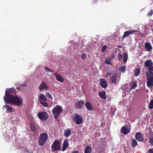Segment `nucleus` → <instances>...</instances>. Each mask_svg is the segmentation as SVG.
<instances>
[{"label": "nucleus", "mask_w": 153, "mask_h": 153, "mask_svg": "<svg viewBox=\"0 0 153 153\" xmlns=\"http://www.w3.org/2000/svg\"><path fill=\"white\" fill-rule=\"evenodd\" d=\"M135 34V35H137V36H138V34H137V33H135V34Z\"/></svg>", "instance_id": "8fccbe9b"}, {"label": "nucleus", "mask_w": 153, "mask_h": 153, "mask_svg": "<svg viewBox=\"0 0 153 153\" xmlns=\"http://www.w3.org/2000/svg\"><path fill=\"white\" fill-rule=\"evenodd\" d=\"M137 87V83L136 82H133L131 86V88H133Z\"/></svg>", "instance_id": "2f4dec72"}, {"label": "nucleus", "mask_w": 153, "mask_h": 153, "mask_svg": "<svg viewBox=\"0 0 153 153\" xmlns=\"http://www.w3.org/2000/svg\"><path fill=\"white\" fill-rule=\"evenodd\" d=\"M46 97L50 99H53V97L48 92H46L45 93Z\"/></svg>", "instance_id": "cd10ccee"}, {"label": "nucleus", "mask_w": 153, "mask_h": 153, "mask_svg": "<svg viewBox=\"0 0 153 153\" xmlns=\"http://www.w3.org/2000/svg\"><path fill=\"white\" fill-rule=\"evenodd\" d=\"M149 108L150 109H152L153 108V100H152L149 105Z\"/></svg>", "instance_id": "c85d7f7f"}, {"label": "nucleus", "mask_w": 153, "mask_h": 153, "mask_svg": "<svg viewBox=\"0 0 153 153\" xmlns=\"http://www.w3.org/2000/svg\"><path fill=\"white\" fill-rule=\"evenodd\" d=\"M85 105L86 108L89 110H91L92 108L91 104L88 102H87L85 103Z\"/></svg>", "instance_id": "412c9836"}, {"label": "nucleus", "mask_w": 153, "mask_h": 153, "mask_svg": "<svg viewBox=\"0 0 153 153\" xmlns=\"http://www.w3.org/2000/svg\"><path fill=\"white\" fill-rule=\"evenodd\" d=\"M86 57V56L85 54H82L81 57V58L82 59H84Z\"/></svg>", "instance_id": "ea45409f"}, {"label": "nucleus", "mask_w": 153, "mask_h": 153, "mask_svg": "<svg viewBox=\"0 0 153 153\" xmlns=\"http://www.w3.org/2000/svg\"><path fill=\"white\" fill-rule=\"evenodd\" d=\"M84 102L82 100H78L75 103V107L77 109H81L83 106Z\"/></svg>", "instance_id": "f8f14e48"}, {"label": "nucleus", "mask_w": 153, "mask_h": 153, "mask_svg": "<svg viewBox=\"0 0 153 153\" xmlns=\"http://www.w3.org/2000/svg\"><path fill=\"white\" fill-rule=\"evenodd\" d=\"M125 68H126V66H122L120 68L119 70H120L121 72H124L125 71Z\"/></svg>", "instance_id": "f704fd0d"}, {"label": "nucleus", "mask_w": 153, "mask_h": 153, "mask_svg": "<svg viewBox=\"0 0 153 153\" xmlns=\"http://www.w3.org/2000/svg\"><path fill=\"white\" fill-rule=\"evenodd\" d=\"M153 14V10L151 9V10L149 11L147 14V16L150 17Z\"/></svg>", "instance_id": "7c9ffc66"}, {"label": "nucleus", "mask_w": 153, "mask_h": 153, "mask_svg": "<svg viewBox=\"0 0 153 153\" xmlns=\"http://www.w3.org/2000/svg\"><path fill=\"white\" fill-rule=\"evenodd\" d=\"M111 74L108 73L107 74V76H111Z\"/></svg>", "instance_id": "49530a36"}, {"label": "nucleus", "mask_w": 153, "mask_h": 153, "mask_svg": "<svg viewBox=\"0 0 153 153\" xmlns=\"http://www.w3.org/2000/svg\"><path fill=\"white\" fill-rule=\"evenodd\" d=\"M62 111V108L61 106L57 105L54 108L52 111V113L54 114V118L56 119L58 118L59 116Z\"/></svg>", "instance_id": "7ed1b4c3"}, {"label": "nucleus", "mask_w": 153, "mask_h": 153, "mask_svg": "<svg viewBox=\"0 0 153 153\" xmlns=\"http://www.w3.org/2000/svg\"><path fill=\"white\" fill-rule=\"evenodd\" d=\"M111 59H112L115 56V55L113 53H112L111 54Z\"/></svg>", "instance_id": "79ce46f5"}, {"label": "nucleus", "mask_w": 153, "mask_h": 153, "mask_svg": "<svg viewBox=\"0 0 153 153\" xmlns=\"http://www.w3.org/2000/svg\"><path fill=\"white\" fill-rule=\"evenodd\" d=\"M74 119L76 121V124L77 125H79L82 122V117L78 113L76 114L74 117Z\"/></svg>", "instance_id": "1a4fd4ad"}, {"label": "nucleus", "mask_w": 153, "mask_h": 153, "mask_svg": "<svg viewBox=\"0 0 153 153\" xmlns=\"http://www.w3.org/2000/svg\"><path fill=\"white\" fill-rule=\"evenodd\" d=\"M123 62H124L126 63L127 62L128 58V54L126 53H124L123 54Z\"/></svg>", "instance_id": "bb28decb"}, {"label": "nucleus", "mask_w": 153, "mask_h": 153, "mask_svg": "<svg viewBox=\"0 0 153 153\" xmlns=\"http://www.w3.org/2000/svg\"><path fill=\"white\" fill-rule=\"evenodd\" d=\"M97 0H96V1H97Z\"/></svg>", "instance_id": "3c124183"}, {"label": "nucleus", "mask_w": 153, "mask_h": 153, "mask_svg": "<svg viewBox=\"0 0 153 153\" xmlns=\"http://www.w3.org/2000/svg\"><path fill=\"white\" fill-rule=\"evenodd\" d=\"M39 103L44 107H48V104L46 102H43L42 101H40L39 102Z\"/></svg>", "instance_id": "c756f323"}, {"label": "nucleus", "mask_w": 153, "mask_h": 153, "mask_svg": "<svg viewBox=\"0 0 153 153\" xmlns=\"http://www.w3.org/2000/svg\"><path fill=\"white\" fill-rule=\"evenodd\" d=\"M72 153H79L78 151L77 150L73 152Z\"/></svg>", "instance_id": "a18cd8bd"}, {"label": "nucleus", "mask_w": 153, "mask_h": 153, "mask_svg": "<svg viewBox=\"0 0 153 153\" xmlns=\"http://www.w3.org/2000/svg\"><path fill=\"white\" fill-rule=\"evenodd\" d=\"M71 130L69 129H68L67 130H65L64 133V136L66 137H69L71 134Z\"/></svg>", "instance_id": "4be33fe9"}, {"label": "nucleus", "mask_w": 153, "mask_h": 153, "mask_svg": "<svg viewBox=\"0 0 153 153\" xmlns=\"http://www.w3.org/2000/svg\"><path fill=\"white\" fill-rule=\"evenodd\" d=\"M26 153H33L32 151H26Z\"/></svg>", "instance_id": "37998d69"}, {"label": "nucleus", "mask_w": 153, "mask_h": 153, "mask_svg": "<svg viewBox=\"0 0 153 153\" xmlns=\"http://www.w3.org/2000/svg\"><path fill=\"white\" fill-rule=\"evenodd\" d=\"M138 32L137 30H130L125 32L124 34L122 36V38H124L125 37L129 36L130 34H133L134 33Z\"/></svg>", "instance_id": "9b49d317"}, {"label": "nucleus", "mask_w": 153, "mask_h": 153, "mask_svg": "<svg viewBox=\"0 0 153 153\" xmlns=\"http://www.w3.org/2000/svg\"><path fill=\"white\" fill-rule=\"evenodd\" d=\"M131 144L133 148H135L137 145V143L136 140L134 139L131 141Z\"/></svg>", "instance_id": "b1692460"}, {"label": "nucleus", "mask_w": 153, "mask_h": 153, "mask_svg": "<svg viewBox=\"0 0 153 153\" xmlns=\"http://www.w3.org/2000/svg\"><path fill=\"white\" fill-rule=\"evenodd\" d=\"M16 88L18 90H19V87H17V88Z\"/></svg>", "instance_id": "de8ad7c7"}, {"label": "nucleus", "mask_w": 153, "mask_h": 153, "mask_svg": "<svg viewBox=\"0 0 153 153\" xmlns=\"http://www.w3.org/2000/svg\"><path fill=\"white\" fill-rule=\"evenodd\" d=\"M30 127L31 128V130L32 131H36V129L35 127L34 126H33V125H30Z\"/></svg>", "instance_id": "e433bc0d"}, {"label": "nucleus", "mask_w": 153, "mask_h": 153, "mask_svg": "<svg viewBox=\"0 0 153 153\" xmlns=\"http://www.w3.org/2000/svg\"><path fill=\"white\" fill-rule=\"evenodd\" d=\"M117 74L116 73H114L111 78V82L114 84H116V80L117 79Z\"/></svg>", "instance_id": "f3484780"}, {"label": "nucleus", "mask_w": 153, "mask_h": 153, "mask_svg": "<svg viewBox=\"0 0 153 153\" xmlns=\"http://www.w3.org/2000/svg\"><path fill=\"white\" fill-rule=\"evenodd\" d=\"M145 48L147 51H151L152 50V48L150 43L147 42L145 43Z\"/></svg>", "instance_id": "dca6fc26"}, {"label": "nucleus", "mask_w": 153, "mask_h": 153, "mask_svg": "<svg viewBox=\"0 0 153 153\" xmlns=\"http://www.w3.org/2000/svg\"><path fill=\"white\" fill-rule=\"evenodd\" d=\"M146 76L147 78V86L152 88L153 86V73L148 74V75Z\"/></svg>", "instance_id": "423d86ee"}, {"label": "nucleus", "mask_w": 153, "mask_h": 153, "mask_svg": "<svg viewBox=\"0 0 153 153\" xmlns=\"http://www.w3.org/2000/svg\"><path fill=\"white\" fill-rule=\"evenodd\" d=\"M148 153H153V150L152 149H149L148 151Z\"/></svg>", "instance_id": "a19ab883"}, {"label": "nucleus", "mask_w": 153, "mask_h": 153, "mask_svg": "<svg viewBox=\"0 0 153 153\" xmlns=\"http://www.w3.org/2000/svg\"><path fill=\"white\" fill-rule=\"evenodd\" d=\"M149 143L152 145L153 146V137L149 138Z\"/></svg>", "instance_id": "c9c22d12"}, {"label": "nucleus", "mask_w": 153, "mask_h": 153, "mask_svg": "<svg viewBox=\"0 0 153 153\" xmlns=\"http://www.w3.org/2000/svg\"><path fill=\"white\" fill-rule=\"evenodd\" d=\"M45 70L46 71L48 72H52L53 74H54L52 70L46 67H45Z\"/></svg>", "instance_id": "72a5a7b5"}, {"label": "nucleus", "mask_w": 153, "mask_h": 153, "mask_svg": "<svg viewBox=\"0 0 153 153\" xmlns=\"http://www.w3.org/2000/svg\"><path fill=\"white\" fill-rule=\"evenodd\" d=\"M135 138L136 140L140 142L142 141L144 139L143 135L140 132H137L136 133Z\"/></svg>", "instance_id": "9d476101"}, {"label": "nucleus", "mask_w": 153, "mask_h": 153, "mask_svg": "<svg viewBox=\"0 0 153 153\" xmlns=\"http://www.w3.org/2000/svg\"><path fill=\"white\" fill-rule=\"evenodd\" d=\"M38 88L40 91H41L44 89L48 90V89L49 87L47 85L46 82L43 81L40 84Z\"/></svg>", "instance_id": "6e6552de"}, {"label": "nucleus", "mask_w": 153, "mask_h": 153, "mask_svg": "<svg viewBox=\"0 0 153 153\" xmlns=\"http://www.w3.org/2000/svg\"><path fill=\"white\" fill-rule=\"evenodd\" d=\"M118 47L120 48H122V47L120 45H119L118 46Z\"/></svg>", "instance_id": "09e8293b"}, {"label": "nucleus", "mask_w": 153, "mask_h": 153, "mask_svg": "<svg viewBox=\"0 0 153 153\" xmlns=\"http://www.w3.org/2000/svg\"><path fill=\"white\" fill-rule=\"evenodd\" d=\"M100 84L101 87L105 88H106L108 85L106 80L103 78L100 79Z\"/></svg>", "instance_id": "ddd939ff"}, {"label": "nucleus", "mask_w": 153, "mask_h": 153, "mask_svg": "<svg viewBox=\"0 0 153 153\" xmlns=\"http://www.w3.org/2000/svg\"><path fill=\"white\" fill-rule=\"evenodd\" d=\"M4 107L6 109L7 111H8L11 112L14 111V109L12 107H10L8 105H4Z\"/></svg>", "instance_id": "aec40b11"}, {"label": "nucleus", "mask_w": 153, "mask_h": 153, "mask_svg": "<svg viewBox=\"0 0 153 153\" xmlns=\"http://www.w3.org/2000/svg\"><path fill=\"white\" fill-rule=\"evenodd\" d=\"M123 58V56L120 53H118V59L119 60H122Z\"/></svg>", "instance_id": "58836bf2"}, {"label": "nucleus", "mask_w": 153, "mask_h": 153, "mask_svg": "<svg viewBox=\"0 0 153 153\" xmlns=\"http://www.w3.org/2000/svg\"><path fill=\"white\" fill-rule=\"evenodd\" d=\"M107 46L106 45H104V46L102 48V52H104L106 49L107 48Z\"/></svg>", "instance_id": "4c0bfd02"}, {"label": "nucleus", "mask_w": 153, "mask_h": 153, "mask_svg": "<svg viewBox=\"0 0 153 153\" xmlns=\"http://www.w3.org/2000/svg\"><path fill=\"white\" fill-rule=\"evenodd\" d=\"M99 96L102 99L105 100L106 99V94L105 91H103L101 92H99Z\"/></svg>", "instance_id": "a211bd4d"}, {"label": "nucleus", "mask_w": 153, "mask_h": 153, "mask_svg": "<svg viewBox=\"0 0 153 153\" xmlns=\"http://www.w3.org/2000/svg\"><path fill=\"white\" fill-rule=\"evenodd\" d=\"M53 75L56 76V79L57 81L62 82L64 81V79L60 75L58 74L57 73H56L55 74H53Z\"/></svg>", "instance_id": "6ab92c4d"}, {"label": "nucleus", "mask_w": 153, "mask_h": 153, "mask_svg": "<svg viewBox=\"0 0 153 153\" xmlns=\"http://www.w3.org/2000/svg\"><path fill=\"white\" fill-rule=\"evenodd\" d=\"M121 132L124 135L127 134L130 131V129L124 126L121 128Z\"/></svg>", "instance_id": "4468645a"}, {"label": "nucleus", "mask_w": 153, "mask_h": 153, "mask_svg": "<svg viewBox=\"0 0 153 153\" xmlns=\"http://www.w3.org/2000/svg\"><path fill=\"white\" fill-rule=\"evenodd\" d=\"M16 91L15 89L13 88L6 90L4 100L5 102L7 101L9 104L20 106L23 103L22 98L18 97L17 95L13 96L11 94H12L15 93Z\"/></svg>", "instance_id": "f257e3e1"}, {"label": "nucleus", "mask_w": 153, "mask_h": 153, "mask_svg": "<svg viewBox=\"0 0 153 153\" xmlns=\"http://www.w3.org/2000/svg\"><path fill=\"white\" fill-rule=\"evenodd\" d=\"M69 145L68 140L67 139H65L63 143L62 151L63 152L65 151Z\"/></svg>", "instance_id": "2eb2a0df"}, {"label": "nucleus", "mask_w": 153, "mask_h": 153, "mask_svg": "<svg viewBox=\"0 0 153 153\" xmlns=\"http://www.w3.org/2000/svg\"><path fill=\"white\" fill-rule=\"evenodd\" d=\"M144 65L148 68L149 71H146V75L147 76L148 74L153 73V62L152 60L148 59L145 61Z\"/></svg>", "instance_id": "f03ea898"}, {"label": "nucleus", "mask_w": 153, "mask_h": 153, "mask_svg": "<svg viewBox=\"0 0 153 153\" xmlns=\"http://www.w3.org/2000/svg\"><path fill=\"white\" fill-rule=\"evenodd\" d=\"M48 138V134L46 133H44L40 134L38 140V143L40 146H43L47 141Z\"/></svg>", "instance_id": "20e7f679"}, {"label": "nucleus", "mask_w": 153, "mask_h": 153, "mask_svg": "<svg viewBox=\"0 0 153 153\" xmlns=\"http://www.w3.org/2000/svg\"><path fill=\"white\" fill-rule=\"evenodd\" d=\"M51 149L53 152L55 151H59L61 150V146L60 145V141L58 140H55L51 146Z\"/></svg>", "instance_id": "39448f33"}, {"label": "nucleus", "mask_w": 153, "mask_h": 153, "mask_svg": "<svg viewBox=\"0 0 153 153\" xmlns=\"http://www.w3.org/2000/svg\"><path fill=\"white\" fill-rule=\"evenodd\" d=\"M26 86H27V84L25 83L24 84H23L21 85V86L22 87H25Z\"/></svg>", "instance_id": "c03bdc74"}, {"label": "nucleus", "mask_w": 153, "mask_h": 153, "mask_svg": "<svg viewBox=\"0 0 153 153\" xmlns=\"http://www.w3.org/2000/svg\"><path fill=\"white\" fill-rule=\"evenodd\" d=\"M92 152V148L90 146H87L85 149V153H91Z\"/></svg>", "instance_id": "5701e85b"}, {"label": "nucleus", "mask_w": 153, "mask_h": 153, "mask_svg": "<svg viewBox=\"0 0 153 153\" xmlns=\"http://www.w3.org/2000/svg\"><path fill=\"white\" fill-rule=\"evenodd\" d=\"M39 98L41 100L46 101L47 99L45 96L42 94H41L39 97Z\"/></svg>", "instance_id": "393cba45"}, {"label": "nucleus", "mask_w": 153, "mask_h": 153, "mask_svg": "<svg viewBox=\"0 0 153 153\" xmlns=\"http://www.w3.org/2000/svg\"><path fill=\"white\" fill-rule=\"evenodd\" d=\"M38 116L40 119L42 121H46L48 118V114L45 112L39 113H38Z\"/></svg>", "instance_id": "0eeeda50"}, {"label": "nucleus", "mask_w": 153, "mask_h": 153, "mask_svg": "<svg viewBox=\"0 0 153 153\" xmlns=\"http://www.w3.org/2000/svg\"><path fill=\"white\" fill-rule=\"evenodd\" d=\"M140 71V69L139 68H137L134 71V76H137L139 74Z\"/></svg>", "instance_id": "a878e982"}, {"label": "nucleus", "mask_w": 153, "mask_h": 153, "mask_svg": "<svg viewBox=\"0 0 153 153\" xmlns=\"http://www.w3.org/2000/svg\"><path fill=\"white\" fill-rule=\"evenodd\" d=\"M105 62L108 64H111V61L109 58H106L105 60Z\"/></svg>", "instance_id": "473e14b6"}]
</instances>
